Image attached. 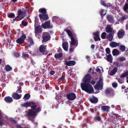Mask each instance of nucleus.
<instances>
[{"instance_id":"8","label":"nucleus","mask_w":128,"mask_h":128,"mask_svg":"<svg viewBox=\"0 0 128 128\" xmlns=\"http://www.w3.org/2000/svg\"><path fill=\"white\" fill-rule=\"evenodd\" d=\"M26 37V35L24 34H22L20 38L16 40V42L18 44H22L24 42V40Z\"/></svg>"},{"instance_id":"17","label":"nucleus","mask_w":128,"mask_h":128,"mask_svg":"<svg viewBox=\"0 0 128 128\" xmlns=\"http://www.w3.org/2000/svg\"><path fill=\"white\" fill-rule=\"evenodd\" d=\"M94 38L95 41H97L98 40H100V39L99 38V32H96L94 34Z\"/></svg>"},{"instance_id":"28","label":"nucleus","mask_w":128,"mask_h":128,"mask_svg":"<svg viewBox=\"0 0 128 128\" xmlns=\"http://www.w3.org/2000/svg\"><path fill=\"white\" fill-rule=\"evenodd\" d=\"M92 79V77L90 74L86 75L84 77L83 80H90Z\"/></svg>"},{"instance_id":"33","label":"nucleus","mask_w":128,"mask_h":128,"mask_svg":"<svg viewBox=\"0 0 128 128\" xmlns=\"http://www.w3.org/2000/svg\"><path fill=\"white\" fill-rule=\"evenodd\" d=\"M5 68V70L7 72H8L11 70L12 68L9 65H8L6 66Z\"/></svg>"},{"instance_id":"36","label":"nucleus","mask_w":128,"mask_h":128,"mask_svg":"<svg viewBox=\"0 0 128 128\" xmlns=\"http://www.w3.org/2000/svg\"><path fill=\"white\" fill-rule=\"evenodd\" d=\"M126 48L124 46L120 45L119 47V49L122 52L126 50Z\"/></svg>"},{"instance_id":"57","label":"nucleus","mask_w":128,"mask_h":128,"mask_svg":"<svg viewBox=\"0 0 128 128\" xmlns=\"http://www.w3.org/2000/svg\"><path fill=\"white\" fill-rule=\"evenodd\" d=\"M103 77L101 76H100L99 77L98 80H102Z\"/></svg>"},{"instance_id":"31","label":"nucleus","mask_w":128,"mask_h":128,"mask_svg":"<svg viewBox=\"0 0 128 128\" xmlns=\"http://www.w3.org/2000/svg\"><path fill=\"white\" fill-rule=\"evenodd\" d=\"M127 18V16L124 15L122 17L118 19V20L119 22H121L122 21H124Z\"/></svg>"},{"instance_id":"45","label":"nucleus","mask_w":128,"mask_h":128,"mask_svg":"<svg viewBox=\"0 0 128 128\" xmlns=\"http://www.w3.org/2000/svg\"><path fill=\"white\" fill-rule=\"evenodd\" d=\"M52 18L53 21L56 22L58 20V18L57 16H55L53 17Z\"/></svg>"},{"instance_id":"63","label":"nucleus","mask_w":128,"mask_h":128,"mask_svg":"<svg viewBox=\"0 0 128 128\" xmlns=\"http://www.w3.org/2000/svg\"><path fill=\"white\" fill-rule=\"evenodd\" d=\"M91 48L92 49H93L94 48V44H92L91 46Z\"/></svg>"},{"instance_id":"5","label":"nucleus","mask_w":128,"mask_h":128,"mask_svg":"<svg viewBox=\"0 0 128 128\" xmlns=\"http://www.w3.org/2000/svg\"><path fill=\"white\" fill-rule=\"evenodd\" d=\"M31 106V107L32 109H34L38 106L36 105L33 102H28L24 103L22 104V106L25 107H27Z\"/></svg>"},{"instance_id":"43","label":"nucleus","mask_w":128,"mask_h":128,"mask_svg":"<svg viewBox=\"0 0 128 128\" xmlns=\"http://www.w3.org/2000/svg\"><path fill=\"white\" fill-rule=\"evenodd\" d=\"M123 8L124 11L126 12L127 9H128V4H126Z\"/></svg>"},{"instance_id":"30","label":"nucleus","mask_w":128,"mask_h":128,"mask_svg":"<svg viewBox=\"0 0 128 128\" xmlns=\"http://www.w3.org/2000/svg\"><path fill=\"white\" fill-rule=\"evenodd\" d=\"M126 58L124 56H120L116 59V60L120 62H122L125 60Z\"/></svg>"},{"instance_id":"56","label":"nucleus","mask_w":128,"mask_h":128,"mask_svg":"<svg viewBox=\"0 0 128 128\" xmlns=\"http://www.w3.org/2000/svg\"><path fill=\"white\" fill-rule=\"evenodd\" d=\"M4 120H0V125H2V124L4 123Z\"/></svg>"},{"instance_id":"15","label":"nucleus","mask_w":128,"mask_h":128,"mask_svg":"<svg viewBox=\"0 0 128 128\" xmlns=\"http://www.w3.org/2000/svg\"><path fill=\"white\" fill-rule=\"evenodd\" d=\"M118 68L115 67L113 69L110 71H108V74L112 76L114 75L117 72Z\"/></svg>"},{"instance_id":"12","label":"nucleus","mask_w":128,"mask_h":128,"mask_svg":"<svg viewBox=\"0 0 128 128\" xmlns=\"http://www.w3.org/2000/svg\"><path fill=\"white\" fill-rule=\"evenodd\" d=\"M46 49V46L42 44L40 47L39 50L40 52L43 53V54L46 55V54H44Z\"/></svg>"},{"instance_id":"48","label":"nucleus","mask_w":128,"mask_h":128,"mask_svg":"<svg viewBox=\"0 0 128 128\" xmlns=\"http://www.w3.org/2000/svg\"><path fill=\"white\" fill-rule=\"evenodd\" d=\"M106 51L108 54H109L110 52V49L109 48H106Z\"/></svg>"},{"instance_id":"7","label":"nucleus","mask_w":128,"mask_h":128,"mask_svg":"<svg viewBox=\"0 0 128 128\" xmlns=\"http://www.w3.org/2000/svg\"><path fill=\"white\" fill-rule=\"evenodd\" d=\"M66 96L68 99L71 100H74L76 98L75 94L73 93H71L67 94Z\"/></svg>"},{"instance_id":"9","label":"nucleus","mask_w":128,"mask_h":128,"mask_svg":"<svg viewBox=\"0 0 128 128\" xmlns=\"http://www.w3.org/2000/svg\"><path fill=\"white\" fill-rule=\"evenodd\" d=\"M42 27L44 28H52V26H50V22L49 21L45 22L42 25Z\"/></svg>"},{"instance_id":"34","label":"nucleus","mask_w":128,"mask_h":128,"mask_svg":"<svg viewBox=\"0 0 128 128\" xmlns=\"http://www.w3.org/2000/svg\"><path fill=\"white\" fill-rule=\"evenodd\" d=\"M62 55V54L61 53H56L55 54L54 56L56 58H58L61 57Z\"/></svg>"},{"instance_id":"26","label":"nucleus","mask_w":128,"mask_h":128,"mask_svg":"<svg viewBox=\"0 0 128 128\" xmlns=\"http://www.w3.org/2000/svg\"><path fill=\"white\" fill-rule=\"evenodd\" d=\"M90 100V102L93 103H96L98 101L97 98L94 96H92Z\"/></svg>"},{"instance_id":"1","label":"nucleus","mask_w":128,"mask_h":128,"mask_svg":"<svg viewBox=\"0 0 128 128\" xmlns=\"http://www.w3.org/2000/svg\"><path fill=\"white\" fill-rule=\"evenodd\" d=\"M96 82L94 80H83L80 85L82 90L89 94L94 93V89L91 84H94Z\"/></svg>"},{"instance_id":"14","label":"nucleus","mask_w":128,"mask_h":128,"mask_svg":"<svg viewBox=\"0 0 128 128\" xmlns=\"http://www.w3.org/2000/svg\"><path fill=\"white\" fill-rule=\"evenodd\" d=\"M106 32H111L114 33V31L110 25H108L106 28Z\"/></svg>"},{"instance_id":"35","label":"nucleus","mask_w":128,"mask_h":128,"mask_svg":"<svg viewBox=\"0 0 128 128\" xmlns=\"http://www.w3.org/2000/svg\"><path fill=\"white\" fill-rule=\"evenodd\" d=\"M39 12H41L42 14H45L46 12V10L44 8L39 9Z\"/></svg>"},{"instance_id":"53","label":"nucleus","mask_w":128,"mask_h":128,"mask_svg":"<svg viewBox=\"0 0 128 128\" xmlns=\"http://www.w3.org/2000/svg\"><path fill=\"white\" fill-rule=\"evenodd\" d=\"M95 119L96 120H99L100 119V116H96L95 117Z\"/></svg>"},{"instance_id":"59","label":"nucleus","mask_w":128,"mask_h":128,"mask_svg":"<svg viewBox=\"0 0 128 128\" xmlns=\"http://www.w3.org/2000/svg\"><path fill=\"white\" fill-rule=\"evenodd\" d=\"M96 56L97 58H100V56L98 53H97L96 54Z\"/></svg>"},{"instance_id":"42","label":"nucleus","mask_w":128,"mask_h":128,"mask_svg":"<svg viewBox=\"0 0 128 128\" xmlns=\"http://www.w3.org/2000/svg\"><path fill=\"white\" fill-rule=\"evenodd\" d=\"M30 97V95L28 94H27L24 95V98L26 99H28Z\"/></svg>"},{"instance_id":"25","label":"nucleus","mask_w":128,"mask_h":128,"mask_svg":"<svg viewBox=\"0 0 128 128\" xmlns=\"http://www.w3.org/2000/svg\"><path fill=\"white\" fill-rule=\"evenodd\" d=\"M102 108L103 111L108 112L109 111L110 108L109 106H102Z\"/></svg>"},{"instance_id":"52","label":"nucleus","mask_w":128,"mask_h":128,"mask_svg":"<svg viewBox=\"0 0 128 128\" xmlns=\"http://www.w3.org/2000/svg\"><path fill=\"white\" fill-rule=\"evenodd\" d=\"M55 73L54 71L53 70H51L50 72V74L52 75H54Z\"/></svg>"},{"instance_id":"54","label":"nucleus","mask_w":128,"mask_h":128,"mask_svg":"<svg viewBox=\"0 0 128 128\" xmlns=\"http://www.w3.org/2000/svg\"><path fill=\"white\" fill-rule=\"evenodd\" d=\"M96 71L97 72H98L99 73L100 72V69L98 68H97L96 69Z\"/></svg>"},{"instance_id":"60","label":"nucleus","mask_w":128,"mask_h":128,"mask_svg":"<svg viewBox=\"0 0 128 128\" xmlns=\"http://www.w3.org/2000/svg\"><path fill=\"white\" fill-rule=\"evenodd\" d=\"M118 82L120 84H122L124 83V80H118Z\"/></svg>"},{"instance_id":"10","label":"nucleus","mask_w":128,"mask_h":128,"mask_svg":"<svg viewBox=\"0 0 128 128\" xmlns=\"http://www.w3.org/2000/svg\"><path fill=\"white\" fill-rule=\"evenodd\" d=\"M44 42H46L50 38L49 34L47 32L44 33L43 34Z\"/></svg>"},{"instance_id":"2","label":"nucleus","mask_w":128,"mask_h":128,"mask_svg":"<svg viewBox=\"0 0 128 128\" xmlns=\"http://www.w3.org/2000/svg\"><path fill=\"white\" fill-rule=\"evenodd\" d=\"M64 30L66 31L68 34L69 36L71 38V41L70 43V51H73L74 49V45L76 44V46L78 44V40L74 38L73 36V35L71 32L69 30L64 29Z\"/></svg>"},{"instance_id":"37","label":"nucleus","mask_w":128,"mask_h":128,"mask_svg":"<svg viewBox=\"0 0 128 128\" xmlns=\"http://www.w3.org/2000/svg\"><path fill=\"white\" fill-rule=\"evenodd\" d=\"M107 36L106 33L103 32L101 34V37L102 39H105L106 38Z\"/></svg>"},{"instance_id":"3","label":"nucleus","mask_w":128,"mask_h":128,"mask_svg":"<svg viewBox=\"0 0 128 128\" xmlns=\"http://www.w3.org/2000/svg\"><path fill=\"white\" fill-rule=\"evenodd\" d=\"M32 109L30 110L27 112L28 117L30 120H31L32 118H34L36 115L37 112L40 111V107L35 108L34 109Z\"/></svg>"},{"instance_id":"13","label":"nucleus","mask_w":128,"mask_h":128,"mask_svg":"<svg viewBox=\"0 0 128 128\" xmlns=\"http://www.w3.org/2000/svg\"><path fill=\"white\" fill-rule=\"evenodd\" d=\"M65 64L68 66H72L75 64V62L73 60H65Z\"/></svg>"},{"instance_id":"11","label":"nucleus","mask_w":128,"mask_h":128,"mask_svg":"<svg viewBox=\"0 0 128 128\" xmlns=\"http://www.w3.org/2000/svg\"><path fill=\"white\" fill-rule=\"evenodd\" d=\"M124 31L123 30H120L118 33V38H122L124 36Z\"/></svg>"},{"instance_id":"6","label":"nucleus","mask_w":128,"mask_h":128,"mask_svg":"<svg viewBox=\"0 0 128 128\" xmlns=\"http://www.w3.org/2000/svg\"><path fill=\"white\" fill-rule=\"evenodd\" d=\"M18 15L16 17V18L17 20L18 21L21 20L25 15V11L23 10H19L18 12Z\"/></svg>"},{"instance_id":"58","label":"nucleus","mask_w":128,"mask_h":128,"mask_svg":"<svg viewBox=\"0 0 128 128\" xmlns=\"http://www.w3.org/2000/svg\"><path fill=\"white\" fill-rule=\"evenodd\" d=\"M17 92L18 93H20L22 92V90L20 89H19L17 90Z\"/></svg>"},{"instance_id":"50","label":"nucleus","mask_w":128,"mask_h":128,"mask_svg":"<svg viewBox=\"0 0 128 128\" xmlns=\"http://www.w3.org/2000/svg\"><path fill=\"white\" fill-rule=\"evenodd\" d=\"M22 24L24 26H26L27 25V23L26 22L23 20L22 21Z\"/></svg>"},{"instance_id":"62","label":"nucleus","mask_w":128,"mask_h":128,"mask_svg":"<svg viewBox=\"0 0 128 128\" xmlns=\"http://www.w3.org/2000/svg\"><path fill=\"white\" fill-rule=\"evenodd\" d=\"M58 51L59 52H60V53H61V52H62V50L60 48H59L58 49Z\"/></svg>"},{"instance_id":"44","label":"nucleus","mask_w":128,"mask_h":128,"mask_svg":"<svg viewBox=\"0 0 128 128\" xmlns=\"http://www.w3.org/2000/svg\"><path fill=\"white\" fill-rule=\"evenodd\" d=\"M112 90L111 88H107L106 90V93L108 94L110 93Z\"/></svg>"},{"instance_id":"40","label":"nucleus","mask_w":128,"mask_h":128,"mask_svg":"<svg viewBox=\"0 0 128 128\" xmlns=\"http://www.w3.org/2000/svg\"><path fill=\"white\" fill-rule=\"evenodd\" d=\"M100 14L101 16H102L105 15L106 14V12H104V10L102 9L100 11Z\"/></svg>"},{"instance_id":"22","label":"nucleus","mask_w":128,"mask_h":128,"mask_svg":"<svg viewBox=\"0 0 128 128\" xmlns=\"http://www.w3.org/2000/svg\"><path fill=\"white\" fill-rule=\"evenodd\" d=\"M114 33L109 34L107 36L106 38L109 41H111L112 40L114 35Z\"/></svg>"},{"instance_id":"19","label":"nucleus","mask_w":128,"mask_h":128,"mask_svg":"<svg viewBox=\"0 0 128 128\" xmlns=\"http://www.w3.org/2000/svg\"><path fill=\"white\" fill-rule=\"evenodd\" d=\"M39 16L40 19H42L44 20H46L48 18V15L46 14H40Z\"/></svg>"},{"instance_id":"4","label":"nucleus","mask_w":128,"mask_h":128,"mask_svg":"<svg viewBox=\"0 0 128 128\" xmlns=\"http://www.w3.org/2000/svg\"><path fill=\"white\" fill-rule=\"evenodd\" d=\"M103 82L102 80H98L96 84L94 86V88L97 91L95 93H98L99 92V90H101L103 88Z\"/></svg>"},{"instance_id":"24","label":"nucleus","mask_w":128,"mask_h":128,"mask_svg":"<svg viewBox=\"0 0 128 128\" xmlns=\"http://www.w3.org/2000/svg\"><path fill=\"white\" fill-rule=\"evenodd\" d=\"M106 59L107 61L110 63L112 62L113 58L112 55L110 54L108 55L107 56Z\"/></svg>"},{"instance_id":"64","label":"nucleus","mask_w":128,"mask_h":128,"mask_svg":"<svg viewBox=\"0 0 128 128\" xmlns=\"http://www.w3.org/2000/svg\"><path fill=\"white\" fill-rule=\"evenodd\" d=\"M17 128H22L19 125H17L16 126Z\"/></svg>"},{"instance_id":"23","label":"nucleus","mask_w":128,"mask_h":128,"mask_svg":"<svg viewBox=\"0 0 128 128\" xmlns=\"http://www.w3.org/2000/svg\"><path fill=\"white\" fill-rule=\"evenodd\" d=\"M34 27L35 30V32L36 34V35L37 32H40L41 31L40 29L41 27L40 25L37 26H36L35 27V26Z\"/></svg>"},{"instance_id":"39","label":"nucleus","mask_w":128,"mask_h":128,"mask_svg":"<svg viewBox=\"0 0 128 128\" xmlns=\"http://www.w3.org/2000/svg\"><path fill=\"white\" fill-rule=\"evenodd\" d=\"M114 64L116 66L119 67H120L121 66H123L122 64L119 63L117 62H114Z\"/></svg>"},{"instance_id":"61","label":"nucleus","mask_w":128,"mask_h":128,"mask_svg":"<svg viewBox=\"0 0 128 128\" xmlns=\"http://www.w3.org/2000/svg\"><path fill=\"white\" fill-rule=\"evenodd\" d=\"M30 41L31 44H33V42L32 39L30 40Z\"/></svg>"},{"instance_id":"46","label":"nucleus","mask_w":128,"mask_h":128,"mask_svg":"<svg viewBox=\"0 0 128 128\" xmlns=\"http://www.w3.org/2000/svg\"><path fill=\"white\" fill-rule=\"evenodd\" d=\"M34 26L35 27L36 25H38V20L36 18H35V21Z\"/></svg>"},{"instance_id":"20","label":"nucleus","mask_w":128,"mask_h":128,"mask_svg":"<svg viewBox=\"0 0 128 128\" xmlns=\"http://www.w3.org/2000/svg\"><path fill=\"white\" fill-rule=\"evenodd\" d=\"M12 97L16 99H20L21 97L22 94H19L16 93H14L12 94Z\"/></svg>"},{"instance_id":"32","label":"nucleus","mask_w":128,"mask_h":128,"mask_svg":"<svg viewBox=\"0 0 128 128\" xmlns=\"http://www.w3.org/2000/svg\"><path fill=\"white\" fill-rule=\"evenodd\" d=\"M128 75V71H126L124 72L120 76V78H124Z\"/></svg>"},{"instance_id":"49","label":"nucleus","mask_w":128,"mask_h":128,"mask_svg":"<svg viewBox=\"0 0 128 128\" xmlns=\"http://www.w3.org/2000/svg\"><path fill=\"white\" fill-rule=\"evenodd\" d=\"M112 85L114 88H116L117 87L118 85L116 83L114 82L112 84Z\"/></svg>"},{"instance_id":"38","label":"nucleus","mask_w":128,"mask_h":128,"mask_svg":"<svg viewBox=\"0 0 128 128\" xmlns=\"http://www.w3.org/2000/svg\"><path fill=\"white\" fill-rule=\"evenodd\" d=\"M22 57L24 58L26 60L29 58L28 55L24 53H23L22 54Z\"/></svg>"},{"instance_id":"41","label":"nucleus","mask_w":128,"mask_h":128,"mask_svg":"<svg viewBox=\"0 0 128 128\" xmlns=\"http://www.w3.org/2000/svg\"><path fill=\"white\" fill-rule=\"evenodd\" d=\"M8 16L10 18H14L15 16V15L13 13H9L8 14Z\"/></svg>"},{"instance_id":"18","label":"nucleus","mask_w":128,"mask_h":128,"mask_svg":"<svg viewBox=\"0 0 128 128\" xmlns=\"http://www.w3.org/2000/svg\"><path fill=\"white\" fill-rule=\"evenodd\" d=\"M107 18L108 20L110 23H114V20L113 17L111 15H108L107 16Z\"/></svg>"},{"instance_id":"21","label":"nucleus","mask_w":128,"mask_h":128,"mask_svg":"<svg viewBox=\"0 0 128 128\" xmlns=\"http://www.w3.org/2000/svg\"><path fill=\"white\" fill-rule=\"evenodd\" d=\"M62 46L64 50L66 51H67L68 49V43L67 42H64L62 43Z\"/></svg>"},{"instance_id":"51","label":"nucleus","mask_w":128,"mask_h":128,"mask_svg":"<svg viewBox=\"0 0 128 128\" xmlns=\"http://www.w3.org/2000/svg\"><path fill=\"white\" fill-rule=\"evenodd\" d=\"M100 4H101L102 5H103L104 6H106V5L105 4H104V2L102 0H101L100 1Z\"/></svg>"},{"instance_id":"55","label":"nucleus","mask_w":128,"mask_h":128,"mask_svg":"<svg viewBox=\"0 0 128 128\" xmlns=\"http://www.w3.org/2000/svg\"><path fill=\"white\" fill-rule=\"evenodd\" d=\"M8 120L10 121L13 122H15V121L14 120V119L12 118H9Z\"/></svg>"},{"instance_id":"16","label":"nucleus","mask_w":128,"mask_h":128,"mask_svg":"<svg viewBox=\"0 0 128 128\" xmlns=\"http://www.w3.org/2000/svg\"><path fill=\"white\" fill-rule=\"evenodd\" d=\"M120 45V43H117L114 42H111L110 44V45L112 48L116 47Z\"/></svg>"},{"instance_id":"27","label":"nucleus","mask_w":128,"mask_h":128,"mask_svg":"<svg viewBox=\"0 0 128 128\" xmlns=\"http://www.w3.org/2000/svg\"><path fill=\"white\" fill-rule=\"evenodd\" d=\"M120 51L117 49H114L112 50V53L114 56H118L120 54Z\"/></svg>"},{"instance_id":"47","label":"nucleus","mask_w":128,"mask_h":128,"mask_svg":"<svg viewBox=\"0 0 128 128\" xmlns=\"http://www.w3.org/2000/svg\"><path fill=\"white\" fill-rule=\"evenodd\" d=\"M14 56L16 57H18L20 56V54L18 52H16L14 54Z\"/></svg>"},{"instance_id":"29","label":"nucleus","mask_w":128,"mask_h":128,"mask_svg":"<svg viewBox=\"0 0 128 128\" xmlns=\"http://www.w3.org/2000/svg\"><path fill=\"white\" fill-rule=\"evenodd\" d=\"M4 100L7 103H10L12 101V98L9 96L5 97Z\"/></svg>"}]
</instances>
